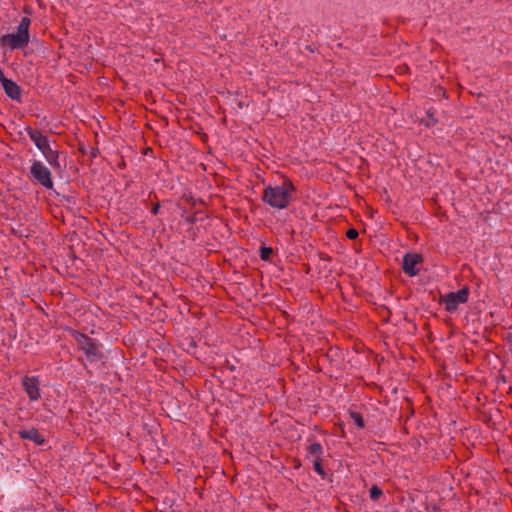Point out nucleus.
<instances>
[{"mask_svg":"<svg viewBox=\"0 0 512 512\" xmlns=\"http://www.w3.org/2000/svg\"><path fill=\"white\" fill-rule=\"evenodd\" d=\"M296 187L289 178H285L281 185H268L264 188L261 200L275 209H285L293 200L292 194Z\"/></svg>","mask_w":512,"mask_h":512,"instance_id":"1","label":"nucleus"},{"mask_svg":"<svg viewBox=\"0 0 512 512\" xmlns=\"http://www.w3.org/2000/svg\"><path fill=\"white\" fill-rule=\"evenodd\" d=\"M73 337L78 343L80 350L84 352L88 361L94 362L103 358V353L100 349L101 346L93 338L79 331H74Z\"/></svg>","mask_w":512,"mask_h":512,"instance_id":"2","label":"nucleus"},{"mask_svg":"<svg viewBox=\"0 0 512 512\" xmlns=\"http://www.w3.org/2000/svg\"><path fill=\"white\" fill-rule=\"evenodd\" d=\"M469 297V288L463 287L459 289L457 292H449L447 294L440 296V303L445 305V310L447 312H454L459 304H464L468 301Z\"/></svg>","mask_w":512,"mask_h":512,"instance_id":"3","label":"nucleus"},{"mask_svg":"<svg viewBox=\"0 0 512 512\" xmlns=\"http://www.w3.org/2000/svg\"><path fill=\"white\" fill-rule=\"evenodd\" d=\"M31 177L46 189L53 188V181L50 170L41 162L34 160L30 167Z\"/></svg>","mask_w":512,"mask_h":512,"instance_id":"4","label":"nucleus"},{"mask_svg":"<svg viewBox=\"0 0 512 512\" xmlns=\"http://www.w3.org/2000/svg\"><path fill=\"white\" fill-rule=\"evenodd\" d=\"M29 41L30 34H24L18 30L16 33L6 34L0 38L1 45L9 47L11 50L23 49Z\"/></svg>","mask_w":512,"mask_h":512,"instance_id":"5","label":"nucleus"},{"mask_svg":"<svg viewBox=\"0 0 512 512\" xmlns=\"http://www.w3.org/2000/svg\"><path fill=\"white\" fill-rule=\"evenodd\" d=\"M423 262V256L419 253H406L403 257L402 269L405 274L410 277L416 276L419 273L417 267Z\"/></svg>","mask_w":512,"mask_h":512,"instance_id":"6","label":"nucleus"},{"mask_svg":"<svg viewBox=\"0 0 512 512\" xmlns=\"http://www.w3.org/2000/svg\"><path fill=\"white\" fill-rule=\"evenodd\" d=\"M38 149L42 152L43 156L53 169L57 171L61 170V164L58 160L60 152L50 146L49 140H46L42 145H40V147H38Z\"/></svg>","mask_w":512,"mask_h":512,"instance_id":"7","label":"nucleus"},{"mask_svg":"<svg viewBox=\"0 0 512 512\" xmlns=\"http://www.w3.org/2000/svg\"><path fill=\"white\" fill-rule=\"evenodd\" d=\"M39 385H40V382H39L38 377L24 376L22 379L23 389L27 393L28 398L31 401H36L41 397Z\"/></svg>","mask_w":512,"mask_h":512,"instance_id":"8","label":"nucleus"},{"mask_svg":"<svg viewBox=\"0 0 512 512\" xmlns=\"http://www.w3.org/2000/svg\"><path fill=\"white\" fill-rule=\"evenodd\" d=\"M18 435L21 439L30 440L39 446L45 443V437L36 428L20 430Z\"/></svg>","mask_w":512,"mask_h":512,"instance_id":"9","label":"nucleus"},{"mask_svg":"<svg viewBox=\"0 0 512 512\" xmlns=\"http://www.w3.org/2000/svg\"><path fill=\"white\" fill-rule=\"evenodd\" d=\"M5 94L12 100L20 101L21 99V88L20 86L11 79L5 81L2 85Z\"/></svg>","mask_w":512,"mask_h":512,"instance_id":"10","label":"nucleus"},{"mask_svg":"<svg viewBox=\"0 0 512 512\" xmlns=\"http://www.w3.org/2000/svg\"><path fill=\"white\" fill-rule=\"evenodd\" d=\"M26 132L37 148L40 147V145H42L46 140H48L47 136L43 135L39 130L31 128L30 126L26 128Z\"/></svg>","mask_w":512,"mask_h":512,"instance_id":"11","label":"nucleus"},{"mask_svg":"<svg viewBox=\"0 0 512 512\" xmlns=\"http://www.w3.org/2000/svg\"><path fill=\"white\" fill-rule=\"evenodd\" d=\"M307 456H313L315 459L321 458L323 454V447L320 443L314 442L307 447Z\"/></svg>","mask_w":512,"mask_h":512,"instance_id":"12","label":"nucleus"},{"mask_svg":"<svg viewBox=\"0 0 512 512\" xmlns=\"http://www.w3.org/2000/svg\"><path fill=\"white\" fill-rule=\"evenodd\" d=\"M273 254V249L271 247H267L262 245L259 250V256L263 261H270L271 255Z\"/></svg>","mask_w":512,"mask_h":512,"instance_id":"13","label":"nucleus"},{"mask_svg":"<svg viewBox=\"0 0 512 512\" xmlns=\"http://www.w3.org/2000/svg\"><path fill=\"white\" fill-rule=\"evenodd\" d=\"M350 418L353 420L354 424L359 428L363 429L365 427L363 417L358 412H350L349 413Z\"/></svg>","mask_w":512,"mask_h":512,"instance_id":"14","label":"nucleus"},{"mask_svg":"<svg viewBox=\"0 0 512 512\" xmlns=\"http://www.w3.org/2000/svg\"><path fill=\"white\" fill-rule=\"evenodd\" d=\"M30 24H31V20L30 18L28 17H22L18 27H17V30L22 32V33H26V34H29V27H30Z\"/></svg>","mask_w":512,"mask_h":512,"instance_id":"15","label":"nucleus"},{"mask_svg":"<svg viewBox=\"0 0 512 512\" xmlns=\"http://www.w3.org/2000/svg\"><path fill=\"white\" fill-rule=\"evenodd\" d=\"M369 493H370V498L373 501H377L383 495V491L376 485H373L370 488Z\"/></svg>","mask_w":512,"mask_h":512,"instance_id":"16","label":"nucleus"},{"mask_svg":"<svg viewBox=\"0 0 512 512\" xmlns=\"http://www.w3.org/2000/svg\"><path fill=\"white\" fill-rule=\"evenodd\" d=\"M313 468H314L315 472H317L320 476L324 477L326 475V473L322 467V459L321 458L313 460Z\"/></svg>","mask_w":512,"mask_h":512,"instance_id":"17","label":"nucleus"},{"mask_svg":"<svg viewBox=\"0 0 512 512\" xmlns=\"http://www.w3.org/2000/svg\"><path fill=\"white\" fill-rule=\"evenodd\" d=\"M426 115H427V117L429 118V120H428V121H426V122L424 123V124H425V126H427V127H431V126H434V125L438 122V120L434 118V116H433V113H432V110H431V109H429V110L427 111Z\"/></svg>","mask_w":512,"mask_h":512,"instance_id":"18","label":"nucleus"},{"mask_svg":"<svg viewBox=\"0 0 512 512\" xmlns=\"http://www.w3.org/2000/svg\"><path fill=\"white\" fill-rule=\"evenodd\" d=\"M358 231L355 228H350L346 231V237L350 240H355L358 238Z\"/></svg>","mask_w":512,"mask_h":512,"instance_id":"19","label":"nucleus"},{"mask_svg":"<svg viewBox=\"0 0 512 512\" xmlns=\"http://www.w3.org/2000/svg\"><path fill=\"white\" fill-rule=\"evenodd\" d=\"M185 221L189 224V225H193L196 223L197 221V218H196V213L193 214V215H190V216H185Z\"/></svg>","mask_w":512,"mask_h":512,"instance_id":"20","label":"nucleus"},{"mask_svg":"<svg viewBox=\"0 0 512 512\" xmlns=\"http://www.w3.org/2000/svg\"><path fill=\"white\" fill-rule=\"evenodd\" d=\"M159 210H160V204L154 203L151 208V213L154 215H157L159 213Z\"/></svg>","mask_w":512,"mask_h":512,"instance_id":"21","label":"nucleus"},{"mask_svg":"<svg viewBox=\"0 0 512 512\" xmlns=\"http://www.w3.org/2000/svg\"><path fill=\"white\" fill-rule=\"evenodd\" d=\"M506 340H507V343L509 345V349L512 352V333L508 334Z\"/></svg>","mask_w":512,"mask_h":512,"instance_id":"22","label":"nucleus"},{"mask_svg":"<svg viewBox=\"0 0 512 512\" xmlns=\"http://www.w3.org/2000/svg\"><path fill=\"white\" fill-rule=\"evenodd\" d=\"M318 255H319V258H320L321 260H326V261L331 260V258H330L328 255H326V254H324V253H322V252H319V253H318Z\"/></svg>","mask_w":512,"mask_h":512,"instance_id":"23","label":"nucleus"},{"mask_svg":"<svg viewBox=\"0 0 512 512\" xmlns=\"http://www.w3.org/2000/svg\"><path fill=\"white\" fill-rule=\"evenodd\" d=\"M6 80H8V78L5 77L2 69L0 68V82H1V84L3 85Z\"/></svg>","mask_w":512,"mask_h":512,"instance_id":"24","label":"nucleus"},{"mask_svg":"<svg viewBox=\"0 0 512 512\" xmlns=\"http://www.w3.org/2000/svg\"><path fill=\"white\" fill-rule=\"evenodd\" d=\"M186 200H187V201H188L192 206H195V204H196V200H195L192 196H190V197L186 198Z\"/></svg>","mask_w":512,"mask_h":512,"instance_id":"25","label":"nucleus"},{"mask_svg":"<svg viewBox=\"0 0 512 512\" xmlns=\"http://www.w3.org/2000/svg\"><path fill=\"white\" fill-rule=\"evenodd\" d=\"M98 153H99L98 149L97 148H93L92 151H91V156L93 158H95V157H97Z\"/></svg>","mask_w":512,"mask_h":512,"instance_id":"26","label":"nucleus"},{"mask_svg":"<svg viewBox=\"0 0 512 512\" xmlns=\"http://www.w3.org/2000/svg\"><path fill=\"white\" fill-rule=\"evenodd\" d=\"M80 151H81L82 153H85L84 148H80Z\"/></svg>","mask_w":512,"mask_h":512,"instance_id":"27","label":"nucleus"},{"mask_svg":"<svg viewBox=\"0 0 512 512\" xmlns=\"http://www.w3.org/2000/svg\"><path fill=\"white\" fill-rule=\"evenodd\" d=\"M511 408H512V404H511Z\"/></svg>","mask_w":512,"mask_h":512,"instance_id":"28","label":"nucleus"}]
</instances>
